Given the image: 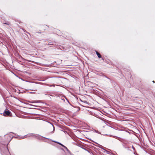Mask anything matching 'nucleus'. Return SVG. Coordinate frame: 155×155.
I'll list each match as a JSON object with an SVG mask.
<instances>
[{"label":"nucleus","instance_id":"1","mask_svg":"<svg viewBox=\"0 0 155 155\" xmlns=\"http://www.w3.org/2000/svg\"><path fill=\"white\" fill-rule=\"evenodd\" d=\"M26 136L28 137H32L34 138H35L39 140H42L43 138V137L37 134H35L33 133H30L28 134L27 135H25L24 137H22L21 138L23 139L26 138Z\"/></svg>","mask_w":155,"mask_h":155},{"label":"nucleus","instance_id":"2","mask_svg":"<svg viewBox=\"0 0 155 155\" xmlns=\"http://www.w3.org/2000/svg\"><path fill=\"white\" fill-rule=\"evenodd\" d=\"M11 114L10 111L8 110H5L3 113V115L4 116H9Z\"/></svg>","mask_w":155,"mask_h":155},{"label":"nucleus","instance_id":"3","mask_svg":"<svg viewBox=\"0 0 155 155\" xmlns=\"http://www.w3.org/2000/svg\"><path fill=\"white\" fill-rule=\"evenodd\" d=\"M28 102L31 103H36L39 102V101H28Z\"/></svg>","mask_w":155,"mask_h":155},{"label":"nucleus","instance_id":"4","mask_svg":"<svg viewBox=\"0 0 155 155\" xmlns=\"http://www.w3.org/2000/svg\"><path fill=\"white\" fill-rule=\"evenodd\" d=\"M96 53L97 54L98 58H100L101 57V55L97 51H96Z\"/></svg>","mask_w":155,"mask_h":155},{"label":"nucleus","instance_id":"5","mask_svg":"<svg viewBox=\"0 0 155 155\" xmlns=\"http://www.w3.org/2000/svg\"><path fill=\"white\" fill-rule=\"evenodd\" d=\"M58 144H59L60 145H61V146L62 147H64V148L65 149H66L67 150H68V148H67V147H65V146H64V145H63L62 144H61V143H59V142H57Z\"/></svg>","mask_w":155,"mask_h":155},{"label":"nucleus","instance_id":"6","mask_svg":"<svg viewBox=\"0 0 155 155\" xmlns=\"http://www.w3.org/2000/svg\"><path fill=\"white\" fill-rule=\"evenodd\" d=\"M83 102L84 104L85 105H89V103L88 102L86 101H83Z\"/></svg>","mask_w":155,"mask_h":155},{"label":"nucleus","instance_id":"7","mask_svg":"<svg viewBox=\"0 0 155 155\" xmlns=\"http://www.w3.org/2000/svg\"><path fill=\"white\" fill-rule=\"evenodd\" d=\"M82 149H84L85 150L87 151L89 153H90V151L89 150H88L86 148H83V147H82Z\"/></svg>","mask_w":155,"mask_h":155},{"label":"nucleus","instance_id":"8","mask_svg":"<svg viewBox=\"0 0 155 155\" xmlns=\"http://www.w3.org/2000/svg\"><path fill=\"white\" fill-rule=\"evenodd\" d=\"M3 24H6V25H10V23L9 22H7L6 23H4Z\"/></svg>","mask_w":155,"mask_h":155},{"label":"nucleus","instance_id":"9","mask_svg":"<svg viewBox=\"0 0 155 155\" xmlns=\"http://www.w3.org/2000/svg\"><path fill=\"white\" fill-rule=\"evenodd\" d=\"M10 137L8 135H6L5 136V137H7V138H8V137Z\"/></svg>","mask_w":155,"mask_h":155},{"label":"nucleus","instance_id":"10","mask_svg":"<svg viewBox=\"0 0 155 155\" xmlns=\"http://www.w3.org/2000/svg\"><path fill=\"white\" fill-rule=\"evenodd\" d=\"M132 148H133L134 150L135 148L133 146H132Z\"/></svg>","mask_w":155,"mask_h":155},{"label":"nucleus","instance_id":"11","mask_svg":"<svg viewBox=\"0 0 155 155\" xmlns=\"http://www.w3.org/2000/svg\"><path fill=\"white\" fill-rule=\"evenodd\" d=\"M153 83H155L154 81H153Z\"/></svg>","mask_w":155,"mask_h":155},{"label":"nucleus","instance_id":"12","mask_svg":"<svg viewBox=\"0 0 155 155\" xmlns=\"http://www.w3.org/2000/svg\"><path fill=\"white\" fill-rule=\"evenodd\" d=\"M52 86H54V85H52Z\"/></svg>","mask_w":155,"mask_h":155},{"label":"nucleus","instance_id":"13","mask_svg":"<svg viewBox=\"0 0 155 155\" xmlns=\"http://www.w3.org/2000/svg\"><path fill=\"white\" fill-rule=\"evenodd\" d=\"M91 153L92 154H93V153H92L91 152Z\"/></svg>","mask_w":155,"mask_h":155},{"label":"nucleus","instance_id":"14","mask_svg":"<svg viewBox=\"0 0 155 155\" xmlns=\"http://www.w3.org/2000/svg\"><path fill=\"white\" fill-rule=\"evenodd\" d=\"M102 59L104 60L102 58Z\"/></svg>","mask_w":155,"mask_h":155},{"label":"nucleus","instance_id":"15","mask_svg":"<svg viewBox=\"0 0 155 155\" xmlns=\"http://www.w3.org/2000/svg\"><path fill=\"white\" fill-rule=\"evenodd\" d=\"M107 78L108 79H110V78Z\"/></svg>","mask_w":155,"mask_h":155}]
</instances>
